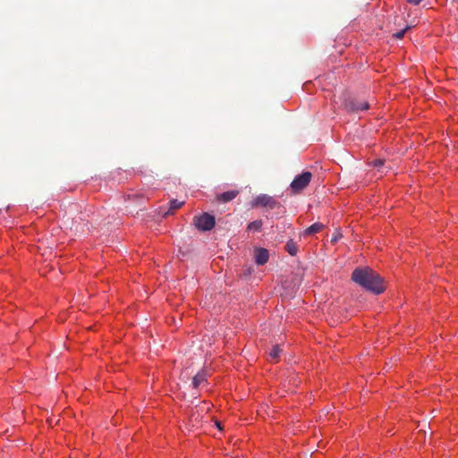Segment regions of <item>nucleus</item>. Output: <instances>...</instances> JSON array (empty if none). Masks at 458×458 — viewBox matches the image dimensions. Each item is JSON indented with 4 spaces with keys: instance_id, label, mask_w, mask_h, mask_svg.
Instances as JSON below:
<instances>
[{
    "instance_id": "obj_1",
    "label": "nucleus",
    "mask_w": 458,
    "mask_h": 458,
    "mask_svg": "<svg viewBox=\"0 0 458 458\" xmlns=\"http://www.w3.org/2000/svg\"><path fill=\"white\" fill-rule=\"evenodd\" d=\"M352 280L374 294H380L386 289L383 278L369 267H356L352 273Z\"/></svg>"
},
{
    "instance_id": "obj_2",
    "label": "nucleus",
    "mask_w": 458,
    "mask_h": 458,
    "mask_svg": "<svg viewBox=\"0 0 458 458\" xmlns=\"http://www.w3.org/2000/svg\"><path fill=\"white\" fill-rule=\"evenodd\" d=\"M312 174L310 172H303L297 175L291 182V190L293 193H301L310 182Z\"/></svg>"
},
{
    "instance_id": "obj_3",
    "label": "nucleus",
    "mask_w": 458,
    "mask_h": 458,
    "mask_svg": "<svg viewBox=\"0 0 458 458\" xmlns=\"http://www.w3.org/2000/svg\"><path fill=\"white\" fill-rule=\"evenodd\" d=\"M251 207H263L267 209H275L280 207V203L272 196L260 194L251 201Z\"/></svg>"
},
{
    "instance_id": "obj_4",
    "label": "nucleus",
    "mask_w": 458,
    "mask_h": 458,
    "mask_svg": "<svg viewBox=\"0 0 458 458\" xmlns=\"http://www.w3.org/2000/svg\"><path fill=\"white\" fill-rule=\"evenodd\" d=\"M215 216L208 213L193 217V225L200 231H209L215 226Z\"/></svg>"
},
{
    "instance_id": "obj_5",
    "label": "nucleus",
    "mask_w": 458,
    "mask_h": 458,
    "mask_svg": "<svg viewBox=\"0 0 458 458\" xmlns=\"http://www.w3.org/2000/svg\"><path fill=\"white\" fill-rule=\"evenodd\" d=\"M344 106L347 111L359 112L368 110L370 106V104L368 101H361L359 99L352 98L345 101Z\"/></svg>"
},
{
    "instance_id": "obj_6",
    "label": "nucleus",
    "mask_w": 458,
    "mask_h": 458,
    "mask_svg": "<svg viewBox=\"0 0 458 458\" xmlns=\"http://www.w3.org/2000/svg\"><path fill=\"white\" fill-rule=\"evenodd\" d=\"M64 224L67 227H69L71 230H73L75 232H82L84 224L82 223L85 219L81 216H79L78 218H72L70 216L65 215L64 216Z\"/></svg>"
},
{
    "instance_id": "obj_7",
    "label": "nucleus",
    "mask_w": 458,
    "mask_h": 458,
    "mask_svg": "<svg viewBox=\"0 0 458 458\" xmlns=\"http://www.w3.org/2000/svg\"><path fill=\"white\" fill-rule=\"evenodd\" d=\"M269 253L267 249L259 248L255 251V261L258 265H264L268 261Z\"/></svg>"
},
{
    "instance_id": "obj_8",
    "label": "nucleus",
    "mask_w": 458,
    "mask_h": 458,
    "mask_svg": "<svg viewBox=\"0 0 458 458\" xmlns=\"http://www.w3.org/2000/svg\"><path fill=\"white\" fill-rule=\"evenodd\" d=\"M239 194V191L232 190L216 196V200L219 202H229L233 200Z\"/></svg>"
},
{
    "instance_id": "obj_9",
    "label": "nucleus",
    "mask_w": 458,
    "mask_h": 458,
    "mask_svg": "<svg viewBox=\"0 0 458 458\" xmlns=\"http://www.w3.org/2000/svg\"><path fill=\"white\" fill-rule=\"evenodd\" d=\"M324 228V225L321 224V223H314L313 225H311L310 226L307 227L303 233H302V235L303 236H308V235H311V234H314V233H317L318 232H320L322 229Z\"/></svg>"
},
{
    "instance_id": "obj_10",
    "label": "nucleus",
    "mask_w": 458,
    "mask_h": 458,
    "mask_svg": "<svg viewBox=\"0 0 458 458\" xmlns=\"http://www.w3.org/2000/svg\"><path fill=\"white\" fill-rule=\"evenodd\" d=\"M282 350L279 345H274L271 350L268 352V360L271 362H276L279 359L280 353Z\"/></svg>"
},
{
    "instance_id": "obj_11",
    "label": "nucleus",
    "mask_w": 458,
    "mask_h": 458,
    "mask_svg": "<svg viewBox=\"0 0 458 458\" xmlns=\"http://www.w3.org/2000/svg\"><path fill=\"white\" fill-rule=\"evenodd\" d=\"M207 373L204 370L198 372L192 378V386L194 388L199 387V386L206 381Z\"/></svg>"
},
{
    "instance_id": "obj_12",
    "label": "nucleus",
    "mask_w": 458,
    "mask_h": 458,
    "mask_svg": "<svg viewBox=\"0 0 458 458\" xmlns=\"http://www.w3.org/2000/svg\"><path fill=\"white\" fill-rule=\"evenodd\" d=\"M284 249L292 256H295L298 252V246L293 240L286 242Z\"/></svg>"
},
{
    "instance_id": "obj_13",
    "label": "nucleus",
    "mask_w": 458,
    "mask_h": 458,
    "mask_svg": "<svg viewBox=\"0 0 458 458\" xmlns=\"http://www.w3.org/2000/svg\"><path fill=\"white\" fill-rule=\"evenodd\" d=\"M184 204L183 201H179L177 199H172L170 201V208H169V210L167 212L165 213V216H167L168 214L170 213H173V211L180 208L182 205Z\"/></svg>"
},
{
    "instance_id": "obj_14",
    "label": "nucleus",
    "mask_w": 458,
    "mask_h": 458,
    "mask_svg": "<svg viewBox=\"0 0 458 458\" xmlns=\"http://www.w3.org/2000/svg\"><path fill=\"white\" fill-rule=\"evenodd\" d=\"M262 225V220H255L248 225L247 230L250 232H259L260 231Z\"/></svg>"
},
{
    "instance_id": "obj_15",
    "label": "nucleus",
    "mask_w": 458,
    "mask_h": 458,
    "mask_svg": "<svg viewBox=\"0 0 458 458\" xmlns=\"http://www.w3.org/2000/svg\"><path fill=\"white\" fill-rule=\"evenodd\" d=\"M410 28H411L410 26L405 27L403 30H399V31H397V32L394 33V34H393V37H394V38H397V39H401V38H403V36H404V34H405V32H406L407 30H410Z\"/></svg>"
},
{
    "instance_id": "obj_16",
    "label": "nucleus",
    "mask_w": 458,
    "mask_h": 458,
    "mask_svg": "<svg viewBox=\"0 0 458 458\" xmlns=\"http://www.w3.org/2000/svg\"><path fill=\"white\" fill-rule=\"evenodd\" d=\"M342 237H343L342 233H341L339 230H335V233H334V234L332 235L331 242H332V243H335V242H338Z\"/></svg>"
},
{
    "instance_id": "obj_17",
    "label": "nucleus",
    "mask_w": 458,
    "mask_h": 458,
    "mask_svg": "<svg viewBox=\"0 0 458 458\" xmlns=\"http://www.w3.org/2000/svg\"><path fill=\"white\" fill-rule=\"evenodd\" d=\"M385 163L384 159H376L373 162H371V165L375 167H381Z\"/></svg>"
},
{
    "instance_id": "obj_18",
    "label": "nucleus",
    "mask_w": 458,
    "mask_h": 458,
    "mask_svg": "<svg viewBox=\"0 0 458 458\" xmlns=\"http://www.w3.org/2000/svg\"><path fill=\"white\" fill-rule=\"evenodd\" d=\"M410 4H414V5H418L419 4H420L423 0H407Z\"/></svg>"
},
{
    "instance_id": "obj_19",
    "label": "nucleus",
    "mask_w": 458,
    "mask_h": 458,
    "mask_svg": "<svg viewBox=\"0 0 458 458\" xmlns=\"http://www.w3.org/2000/svg\"><path fill=\"white\" fill-rule=\"evenodd\" d=\"M191 421H193V420H194L195 421H197V420H198V416H197V415H195V413H194L193 411H192V413H191Z\"/></svg>"
},
{
    "instance_id": "obj_20",
    "label": "nucleus",
    "mask_w": 458,
    "mask_h": 458,
    "mask_svg": "<svg viewBox=\"0 0 458 458\" xmlns=\"http://www.w3.org/2000/svg\"><path fill=\"white\" fill-rule=\"evenodd\" d=\"M191 421H193V420H194L195 421H197V420H198V416H197V415H195V413H194L193 411H192V413H191Z\"/></svg>"
},
{
    "instance_id": "obj_21",
    "label": "nucleus",
    "mask_w": 458,
    "mask_h": 458,
    "mask_svg": "<svg viewBox=\"0 0 458 458\" xmlns=\"http://www.w3.org/2000/svg\"><path fill=\"white\" fill-rule=\"evenodd\" d=\"M216 427H217L218 428H221V423H220V422H216Z\"/></svg>"
}]
</instances>
